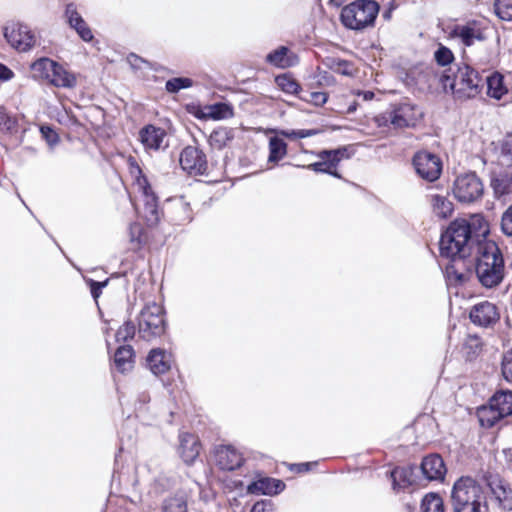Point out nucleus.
<instances>
[{"label":"nucleus","mask_w":512,"mask_h":512,"mask_svg":"<svg viewBox=\"0 0 512 512\" xmlns=\"http://www.w3.org/2000/svg\"><path fill=\"white\" fill-rule=\"evenodd\" d=\"M490 226L481 213L455 218L439 239L440 256L449 259L444 275L449 285L462 286L470 280L472 267L479 283L495 288L504 279V258L495 241L489 240Z\"/></svg>","instance_id":"f257e3e1"},{"label":"nucleus","mask_w":512,"mask_h":512,"mask_svg":"<svg viewBox=\"0 0 512 512\" xmlns=\"http://www.w3.org/2000/svg\"><path fill=\"white\" fill-rule=\"evenodd\" d=\"M455 67L456 70L452 67L445 69L439 77L444 92L451 91L457 100L473 99L480 95L484 89L485 71L480 72L464 62Z\"/></svg>","instance_id":"f03ea898"},{"label":"nucleus","mask_w":512,"mask_h":512,"mask_svg":"<svg viewBox=\"0 0 512 512\" xmlns=\"http://www.w3.org/2000/svg\"><path fill=\"white\" fill-rule=\"evenodd\" d=\"M379 11L376 0H355L341 9L340 21L347 29L363 31L374 27Z\"/></svg>","instance_id":"7ed1b4c3"},{"label":"nucleus","mask_w":512,"mask_h":512,"mask_svg":"<svg viewBox=\"0 0 512 512\" xmlns=\"http://www.w3.org/2000/svg\"><path fill=\"white\" fill-rule=\"evenodd\" d=\"M476 416L480 426L486 429L512 416V390L503 388L496 390L487 403L477 407Z\"/></svg>","instance_id":"20e7f679"},{"label":"nucleus","mask_w":512,"mask_h":512,"mask_svg":"<svg viewBox=\"0 0 512 512\" xmlns=\"http://www.w3.org/2000/svg\"><path fill=\"white\" fill-rule=\"evenodd\" d=\"M165 316L163 306L155 302L145 305L137 317L139 336L145 341H151L164 335L167 330Z\"/></svg>","instance_id":"39448f33"},{"label":"nucleus","mask_w":512,"mask_h":512,"mask_svg":"<svg viewBox=\"0 0 512 512\" xmlns=\"http://www.w3.org/2000/svg\"><path fill=\"white\" fill-rule=\"evenodd\" d=\"M452 191L460 203H473L482 197L484 185L476 172H468L455 179Z\"/></svg>","instance_id":"423d86ee"},{"label":"nucleus","mask_w":512,"mask_h":512,"mask_svg":"<svg viewBox=\"0 0 512 512\" xmlns=\"http://www.w3.org/2000/svg\"><path fill=\"white\" fill-rule=\"evenodd\" d=\"M412 165L417 176L430 183L437 181L442 174L440 157L427 150L417 151L412 157Z\"/></svg>","instance_id":"0eeeda50"},{"label":"nucleus","mask_w":512,"mask_h":512,"mask_svg":"<svg viewBox=\"0 0 512 512\" xmlns=\"http://www.w3.org/2000/svg\"><path fill=\"white\" fill-rule=\"evenodd\" d=\"M179 163L183 171L190 176L208 175L206 154L198 147L188 145L180 153Z\"/></svg>","instance_id":"6e6552de"},{"label":"nucleus","mask_w":512,"mask_h":512,"mask_svg":"<svg viewBox=\"0 0 512 512\" xmlns=\"http://www.w3.org/2000/svg\"><path fill=\"white\" fill-rule=\"evenodd\" d=\"M6 41L14 49L27 52L35 44V37L30 28L22 22H11L3 28Z\"/></svg>","instance_id":"1a4fd4ad"},{"label":"nucleus","mask_w":512,"mask_h":512,"mask_svg":"<svg viewBox=\"0 0 512 512\" xmlns=\"http://www.w3.org/2000/svg\"><path fill=\"white\" fill-rule=\"evenodd\" d=\"M451 498L453 508L485 500L480 482H454Z\"/></svg>","instance_id":"9d476101"},{"label":"nucleus","mask_w":512,"mask_h":512,"mask_svg":"<svg viewBox=\"0 0 512 512\" xmlns=\"http://www.w3.org/2000/svg\"><path fill=\"white\" fill-rule=\"evenodd\" d=\"M449 37L459 39L465 47L472 46L476 40L486 39L481 22L475 19L468 20L465 24L454 25L449 32Z\"/></svg>","instance_id":"9b49d317"},{"label":"nucleus","mask_w":512,"mask_h":512,"mask_svg":"<svg viewBox=\"0 0 512 512\" xmlns=\"http://www.w3.org/2000/svg\"><path fill=\"white\" fill-rule=\"evenodd\" d=\"M422 113H418L417 105L411 102H402L395 105L390 112V122L394 128L414 127Z\"/></svg>","instance_id":"f8f14e48"},{"label":"nucleus","mask_w":512,"mask_h":512,"mask_svg":"<svg viewBox=\"0 0 512 512\" xmlns=\"http://www.w3.org/2000/svg\"><path fill=\"white\" fill-rule=\"evenodd\" d=\"M469 319L476 326L488 328L500 319L499 309L494 303L481 301L470 308Z\"/></svg>","instance_id":"ddd939ff"},{"label":"nucleus","mask_w":512,"mask_h":512,"mask_svg":"<svg viewBox=\"0 0 512 512\" xmlns=\"http://www.w3.org/2000/svg\"><path fill=\"white\" fill-rule=\"evenodd\" d=\"M216 465L223 471H234L245 464L243 455L232 445H221L215 448Z\"/></svg>","instance_id":"4468645a"},{"label":"nucleus","mask_w":512,"mask_h":512,"mask_svg":"<svg viewBox=\"0 0 512 512\" xmlns=\"http://www.w3.org/2000/svg\"><path fill=\"white\" fill-rule=\"evenodd\" d=\"M64 17L68 26L77 33L82 41L89 43L94 39L91 28L88 26L82 15L78 12L77 6L74 2L66 4Z\"/></svg>","instance_id":"2eb2a0df"},{"label":"nucleus","mask_w":512,"mask_h":512,"mask_svg":"<svg viewBox=\"0 0 512 512\" xmlns=\"http://www.w3.org/2000/svg\"><path fill=\"white\" fill-rule=\"evenodd\" d=\"M424 480H446L447 467L439 454H429L420 463Z\"/></svg>","instance_id":"dca6fc26"},{"label":"nucleus","mask_w":512,"mask_h":512,"mask_svg":"<svg viewBox=\"0 0 512 512\" xmlns=\"http://www.w3.org/2000/svg\"><path fill=\"white\" fill-rule=\"evenodd\" d=\"M490 186L493 189L496 198L512 193V164H507L506 168L492 172L490 174Z\"/></svg>","instance_id":"f3484780"},{"label":"nucleus","mask_w":512,"mask_h":512,"mask_svg":"<svg viewBox=\"0 0 512 512\" xmlns=\"http://www.w3.org/2000/svg\"><path fill=\"white\" fill-rule=\"evenodd\" d=\"M171 353L164 348H153L146 357V363L154 375H161L171 369Z\"/></svg>","instance_id":"a211bd4d"},{"label":"nucleus","mask_w":512,"mask_h":512,"mask_svg":"<svg viewBox=\"0 0 512 512\" xmlns=\"http://www.w3.org/2000/svg\"><path fill=\"white\" fill-rule=\"evenodd\" d=\"M265 61L276 68L286 69L295 66L299 62V58L287 46L282 45L270 51L266 55Z\"/></svg>","instance_id":"6ab92c4d"},{"label":"nucleus","mask_w":512,"mask_h":512,"mask_svg":"<svg viewBox=\"0 0 512 512\" xmlns=\"http://www.w3.org/2000/svg\"><path fill=\"white\" fill-rule=\"evenodd\" d=\"M180 445L178 448L180 457L186 464H191L198 457L200 452V442L198 438L190 433H183L179 437Z\"/></svg>","instance_id":"aec40b11"},{"label":"nucleus","mask_w":512,"mask_h":512,"mask_svg":"<svg viewBox=\"0 0 512 512\" xmlns=\"http://www.w3.org/2000/svg\"><path fill=\"white\" fill-rule=\"evenodd\" d=\"M324 153H327L326 149H322L317 153V157L320 158V161H316L308 165H297V167L311 170L315 173L328 174L332 177L341 179L342 175L337 170L338 166L335 164L331 157L326 156Z\"/></svg>","instance_id":"412c9836"},{"label":"nucleus","mask_w":512,"mask_h":512,"mask_svg":"<svg viewBox=\"0 0 512 512\" xmlns=\"http://www.w3.org/2000/svg\"><path fill=\"white\" fill-rule=\"evenodd\" d=\"M485 85L487 95L495 100H501L508 93L505 78L503 74L498 71H493L484 76V86Z\"/></svg>","instance_id":"4be33fe9"},{"label":"nucleus","mask_w":512,"mask_h":512,"mask_svg":"<svg viewBox=\"0 0 512 512\" xmlns=\"http://www.w3.org/2000/svg\"><path fill=\"white\" fill-rule=\"evenodd\" d=\"M486 487L489 488L494 499L498 502L499 506L506 510H512V489L509 487L508 482H484Z\"/></svg>","instance_id":"5701e85b"},{"label":"nucleus","mask_w":512,"mask_h":512,"mask_svg":"<svg viewBox=\"0 0 512 512\" xmlns=\"http://www.w3.org/2000/svg\"><path fill=\"white\" fill-rule=\"evenodd\" d=\"M165 136V131L152 124H147L139 131L141 143L149 149L158 150L161 147Z\"/></svg>","instance_id":"b1692460"},{"label":"nucleus","mask_w":512,"mask_h":512,"mask_svg":"<svg viewBox=\"0 0 512 512\" xmlns=\"http://www.w3.org/2000/svg\"><path fill=\"white\" fill-rule=\"evenodd\" d=\"M135 351L129 344L119 345L113 356L115 368L120 373H125L133 368Z\"/></svg>","instance_id":"393cba45"},{"label":"nucleus","mask_w":512,"mask_h":512,"mask_svg":"<svg viewBox=\"0 0 512 512\" xmlns=\"http://www.w3.org/2000/svg\"><path fill=\"white\" fill-rule=\"evenodd\" d=\"M49 83L57 88L71 89L76 86L77 79L74 73L68 71L56 61Z\"/></svg>","instance_id":"a878e982"},{"label":"nucleus","mask_w":512,"mask_h":512,"mask_svg":"<svg viewBox=\"0 0 512 512\" xmlns=\"http://www.w3.org/2000/svg\"><path fill=\"white\" fill-rule=\"evenodd\" d=\"M430 205L433 214L439 218L446 220L450 218L454 212V204L447 196L441 194L430 195Z\"/></svg>","instance_id":"bb28decb"},{"label":"nucleus","mask_w":512,"mask_h":512,"mask_svg":"<svg viewBox=\"0 0 512 512\" xmlns=\"http://www.w3.org/2000/svg\"><path fill=\"white\" fill-rule=\"evenodd\" d=\"M419 471L420 465L408 463L386 469L384 473L388 480H415Z\"/></svg>","instance_id":"cd10ccee"},{"label":"nucleus","mask_w":512,"mask_h":512,"mask_svg":"<svg viewBox=\"0 0 512 512\" xmlns=\"http://www.w3.org/2000/svg\"><path fill=\"white\" fill-rule=\"evenodd\" d=\"M285 482H250L247 492L255 495H278L285 489Z\"/></svg>","instance_id":"c85d7f7f"},{"label":"nucleus","mask_w":512,"mask_h":512,"mask_svg":"<svg viewBox=\"0 0 512 512\" xmlns=\"http://www.w3.org/2000/svg\"><path fill=\"white\" fill-rule=\"evenodd\" d=\"M234 130L227 127L214 129L209 136V144L212 148L222 150L234 139Z\"/></svg>","instance_id":"c756f323"},{"label":"nucleus","mask_w":512,"mask_h":512,"mask_svg":"<svg viewBox=\"0 0 512 512\" xmlns=\"http://www.w3.org/2000/svg\"><path fill=\"white\" fill-rule=\"evenodd\" d=\"M268 148L269 163L277 164L287 155L288 145L285 142V140L282 137H279L278 135L269 138Z\"/></svg>","instance_id":"7c9ffc66"},{"label":"nucleus","mask_w":512,"mask_h":512,"mask_svg":"<svg viewBox=\"0 0 512 512\" xmlns=\"http://www.w3.org/2000/svg\"><path fill=\"white\" fill-rule=\"evenodd\" d=\"M56 61L48 57H41L30 65L31 70L34 72L36 78L46 80L49 82L51 73L55 69Z\"/></svg>","instance_id":"2f4dec72"},{"label":"nucleus","mask_w":512,"mask_h":512,"mask_svg":"<svg viewBox=\"0 0 512 512\" xmlns=\"http://www.w3.org/2000/svg\"><path fill=\"white\" fill-rule=\"evenodd\" d=\"M275 83L286 94L299 95L302 92L301 85L290 72L277 75Z\"/></svg>","instance_id":"473e14b6"},{"label":"nucleus","mask_w":512,"mask_h":512,"mask_svg":"<svg viewBox=\"0 0 512 512\" xmlns=\"http://www.w3.org/2000/svg\"><path fill=\"white\" fill-rule=\"evenodd\" d=\"M129 166H130L132 174L137 173L136 180H137L138 184L141 186L144 200H148V198L150 196H157L155 194V192L153 191L148 178L143 173L141 167L139 166V164L137 163L135 158H133V157L129 158Z\"/></svg>","instance_id":"72a5a7b5"},{"label":"nucleus","mask_w":512,"mask_h":512,"mask_svg":"<svg viewBox=\"0 0 512 512\" xmlns=\"http://www.w3.org/2000/svg\"><path fill=\"white\" fill-rule=\"evenodd\" d=\"M205 109L207 110V115L212 120H223L234 115V108L228 102H216L206 105Z\"/></svg>","instance_id":"f704fd0d"},{"label":"nucleus","mask_w":512,"mask_h":512,"mask_svg":"<svg viewBox=\"0 0 512 512\" xmlns=\"http://www.w3.org/2000/svg\"><path fill=\"white\" fill-rule=\"evenodd\" d=\"M144 212L149 226H156L160 222L162 212L159 208L158 196H150L148 200H144Z\"/></svg>","instance_id":"c9c22d12"},{"label":"nucleus","mask_w":512,"mask_h":512,"mask_svg":"<svg viewBox=\"0 0 512 512\" xmlns=\"http://www.w3.org/2000/svg\"><path fill=\"white\" fill-rule=\"evenodd\" d=\"M194 81L189 77H173L165 82V91L168 94H177L181 90L189 89L193 86Z\"/></svg>","instance_id":"e433bc0d"},{"label":"nucleus","mask_w":512,"mask_h":512,"mask_svg":"<svg viewBox=\"0 0 512 512\" xmlns=\"http://www.w3.org/2000/svg\"><path fill=\"white\" fill-rule=\"evenodd\" d=\"M421 512H444L442 498L435 493L427 494L421 502Z\"/></svg>","instance_id":"4c0bfd02"},{"label":"nucleus","mask_w":512,"mask_h":512,"mask_svg":"<svg viewBox=\"0 0 512 512\" xmlns=\"http://www.w3.org/2000/svg\"><path fill=\"white\" fill-rule=\"evenodd\" d=\"M163 512H187V500L183 494H177L164 501Z\"/></svg>","instance_id":"58836bf2"},{"label":"nucleus","mask_w":512,"mask_h":512,"mask_svg":"<svg viewBox=\"0 0 512 512\" xmlns=\"http://www.w3.org/2000/svg\"><path fill=\"white\" fill-rule=\"evenodd\" d=\"M18 121L12 117L4 106H0V132L14 134L17 132Z\"/></svg>","instance_id":"ea45409f"},{"label":"nucleus","mask_w":512,"mask_h":512,"mask_svg":"<svg viewBox=\"0 0 512 512\" xmlns=\"http://www.w3.org/2000/svg\"><path fill=\"white\" fill-rule=\"evenodd\" d=\"M326 151L327 153L324 154L331 157L337 166L342 160L350 159L355 152L352 145H343L333 149H326Z\"/></svg>","instance_id":"a19ab883"},{"label":"nucleus","mask_w":512,"mask_h":512,"mask_svg":"<svg viewBox=\"0 0 512 512\" xmlns=\"http://www.w3.org/2000/svg\"><path fill=\"white\" fill-rule=\"evenodd\" d=\"M138 331V327L130 319L126 320L123 325L117 330L115 334L116 342H128L132 340Z\"/></svg>","instance_id":"79ce46f5"},{"label":"nucleus","mask_w":512,"mask_h":512,"mask_svg":"<svg viewBox=\"0 0 512 512\" xmlns=\"http://www.w3.org/2000/svg\"><path fill=\"white\" fill-rule=\"evenodd\" d=\"M494 13L503 21H512V0H494Z\"/></svg>","instance_id":"37998d69"},{"label":"nucleus","mask_w":512,"mask_h":512,"mask_svg":"<svg viewBox=\"0 0 512 512\" xmlns=\"http://www.w3.org/2000/svg\"><path fill=\"white\" fill-rule=\"evenodd\" d=\"M455 57L450 48L440 44L438 48L434 51V60L437 65L441 67L449 66L453 63Z\"/></svg>","instance_id":"c03bdc74"},{"label":"nucleus","mask_w":512,"mask_h":512,"mask_svg":"<svg viewBox=\"0 0 512 512\" xmlns=\"http://www.w3.org/2000/svg\"><path fill=\"white\" fill-rule=\"evenodd\" d=\"M42 138L46 141L49 147H54L60 141L59 134L54 127L49 124H43L39 128Z\"/></svg>","instance_id":"a18cd8bd"},{"label":"nucleus","mask_w":512,"mask_h":512,"mask_svg":"<svg viewBox=\"0 0 512 512\" xmlns=\"http://www.w3.org/2000/svg\"><path fill=\"white\" fill-rule=\"evenodd\" d=\"M329 95L326 92H305L303 95H299V99L312 103L313 105L320 107L328 101Z\"/></svg>","instance_id":"49530a36"},{"label":"nucleus","mask_w":512,"mask_h":512,"mask_svg":"<svg viewBox=\"0 0 512 512\" xmlns=\"http://www.w3.org/2000/svg\"><path fill=\"white\" fill-rule=\"evenodd\" d=\"M328 66L337 73L344 76H351L350 62L341 58H328Z\"/></svg>","instance_id":"de8ad7c7"},{"label":"nucleus","mask_w":512,"mask_h":512,"mask_svg":"<svg viewBox=\"0 0 512 512\" xmlns=\"http://www.w3.org/2000/svg\"><path fill=\"white\" fill-rule=\"evenodd\" d=\"M500 157L512 164V132L507 133L500 141Z\"/></svg>","instance_id":"09e8293b"},{"label":"nucleus","mask_w":512,"mask_h":512,"mask_svg":"<svg viewBox=\"0 0 512 512\" xmlns=\"http://www.w3.org/2000/svg\"><path fill=\"white\" fill-rule=\"evenodd\" d=\"M184 108L188 114L194 116L198 120L210 119L209 115H207V110L205 109V106L203 107L198 102L187 103L185 104Z\"/></svg>","instance_id":"8fccbe9b"},{"label":"nucleus","mask_w":512,"mask_h":512,"mask_svg":"<svg viewBox=\"0 0 512 512\" xmlns=\"http://www.w3.org/2000/svg\"><path fill=\"white\" fill-rule=\"evenodd\" d=\"M501 372L503 378L512 383V348L508 350L501 361Z\"/></svg>","instance_id":"3c124183"},{"label":"nucleus","mask_w":512,"mask_h":512,"mask_svg":"<svg viewBox=\"0 0 512 512\" xmlns=\"http://www.w3.org/2000/svg\"><path fill=\"white\" fill-rule=\"evenodd\" d=\"M143 233L144 228L140 223L133 222L129 225L128 234L131 243H136L138 245L143 244Z\"/></svg>","instance_id":"603ef678"},{"label":"nucleus","mask_w":512,"mask_h":512,"mask_svg":"<svg viewBox=\"0 0 512 512\" xmlns=\"http://www.w3.org/2000/svg\"><path fill=\"white\" fill-rule=\"evenodd\" d=\"M109 281L110 278H106L103 281H96L90 278L86 280L91 296L94 300H97L101 296L102 290L109 284Z\"/></svg>","instance_id":"864d4df0"},{"label":"nucleus","mask_w":512,"mask_h":512,"mask_svg":"<svg viewBox=\"0 0 512 512\" xmlns=\"http://www.w3.org/2000/svg\"><path fill=\"white\" fill-rule=\"evenodd\" d=\"M291 472L295 474H303L305 472H308L312 470L313 467L318 465L317 461L313 462H302V463H283Z\"/></svg>","instance_id":"5fc2aeb1"},{"label":"nucleus","mask_w":512,"mask_h":512,"mask_svg":"<svg viewBox=\"0 0 512 512\" xmlns=\"http://www.w3.org/2000/svg\"><path fill=\"white\" fill-rule=\"evenodd\" d=\"M501 230L506 236H512V204L504 211L501 217Z\"/></svg>","instance_id":"6e6d98bb"},{"label":"nucleus","mask_w":512,"mask_h":512,"mask_svg":"<svg viewBox=\"0 0 512 512\" xmlns=\"http://www.w3.org/2000/svg\"><path fill=\"white\" fill-rule=\"evenodd\" d=\"M455 512H488L487 506L485 504V500H478L476 502H472L471 504H467L465 506H459L454 508Z\"/></svg>","instance_id":"4d7b16f0"},{"label":"nucleus","mask_w":512,"mask_h":512,"mask_svg":"<svg viewBox=\"0 0 512 512\" xmlns=\"http://www.w3.org/2000/svg\"><path fill=\"white\" fill-rule=\"evenodd\" d=\"M251 512H272V503L269 500H261L256 502Z\"/></svg>","instance_id":"13d9d810"},{"label":"nucleus","mask_w":512,"mask_h":512,"mask_svg":"<svg viewBox=\"0 0 512 512\" xmlns=\"http://www.w3.org/2000/svg\"><path fill=\"white\" fill-rule=\"evenodd\" d=\"M14 77V72L5 64L0 62V81L6 82Z\"/></svg>","instance_id":"bf43d9fd"},{"label":"nucleus","mask_w":512,"mask_h":512,"mask_svg":"<svg viewBox=\"0 0 512 512\" xmlns=\"http://www.w3.org/2000/svg\"><path fill=\"white\" fill-rule=\"evenodd\" d=\"M319 133L318 129H298V139H305Z\"/></svg>","instance_id":"052dcab7"},{"label":"nucleus","mask_w":512,"mask_h":512,"mask_svg":"<svg viewBox=\"0 0 512 512\" xmlns=\"http://www.w3.org/2000/svg\"><path fill=\"white\" fill-rule=\"evenodd\" d=\"M128 61L131 63V66L133 68H138V65L136 64L137 62H144V63H147L146 60H144L142 57L134 54V53H130L129 56H128Z\"/></svg>","instance_id":"680f3d73"},{"label":"nucleus","mask_w":512,"mask_h":512,"mask_svg":"<svg viewBox=\"0 0 512 512\" xmlns=\"http://www.w3.org/2000/svg\"><path fill=\"white\" fill-rule=\"evenodd\" d=\"M280 134L289 139H298V129L281 130Z\"/></svg>","instance_id":"e2e57ef3"},{"label":"nucleus","mask_w":512,"mask_h":512,"mask_svg":"<svg viewBox=\"0 0 512 512\" xmlns=\"http://www.w3.org/2000/svg\"><path fill=\"white\" fill-rule=\"evenodd\" d=\"M250 480H265V481H268V480H278V479L274 478V477H270V476H265L262 471H256L254 476H253V478H251Z\"/></svg>","instance_id":"0e129e2a"},{"label":"nucleus","mask_w":512,"mask_h":512,"mask_svg":"<svg viewBox=\"0 0 512 512\" xmlns=\"http://www.w3.org/2000/svg\"><path fill=\"white\" fill-rule=\"evenodd\" d=\"M412 482H392V490L395 493H398L401 489L406 487V484H411Z\"/></svg>","instance_id":"69168bd1"},{"label":"nucleus","mask_w":512,"mask_h":512,"mask_svg":"<svg viewBox=\"0 0 512 512\" xmlns=\"http://www.w3.org/2000/svg\"><path fill=\"white\" fill-rule=\"evenodd\" d=\"M356 473H360L358 476L359 478H373L372 471L368 468H363L359 471H356ZM354 477H357L356 475Z\"/></svg>","instance_id":"338daca9"},{"label":"nucleus","mask_w":512,"mask_h":512,"mask_svg":"<svg viewBox=\"0 0 512 512\" xmlns=\"http://www.w3.org/2000/svg\"><path fill=\"white\" fill-rule=\"evenodd\" d=\"M358 95H361L365 101H370L375 97V94L371 90L360 91Z\"/></svg>","instance_id":"774afa93"}]
</instances>
